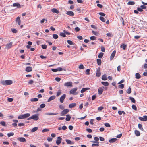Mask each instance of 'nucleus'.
Segmentation results:
<instances>
[{
	"instance_id": "nucleus-1",
	"label": "nucleus",
	"mask_w": 147,
	"mask_h": 147,
	"mask_svg": "<svg viewBox=\"0 0 147 147\" xmlns=\"http://www.w3.org/2000/svg\"><path fill=\"white\" fill-rule=\"evenodd\" d=\"M13 83L12 80H7L5 81L3 80L1 81L0 84L3 85H10Z\"/></svg>"
},
{
	"instance_id": "nucleus-2",
	"label": "nucleus",
	"mask_w": 147,
	"mask_h": 147,
	"mask_svg": "<svg viewBox=\"0 0 147 147\" xmlns=\"http://www.w3.org/2000/svg\"><path fill=\"white\" fill-rule=\"evenodd\" d=\"M38 115L39 114H34L28 118L27 119V120H29L33 119L35 121L39 119Z\"/></svg>"
},
{
	"instance_id": "nucleus-3",
	"label": "nucleus",
	"mask_w": 147,
	"mask_h": 147,
	"mask_svg": "<svg viewBox=\"0 0 147 147\" xmlns=\"http://www.w3.org/2000/svg\"><path fill=\"white\" fill-rule=\"evenodd\" d=\"M30 116V114L27 113L22 115H20L18 116V119H25L28 117Z\"/></svg>"
},
{
	"instance_id": "nucleus-4",
	"label": "nucleus",
	"mask_w": 147,
	"mask_h": 147,
	"mask_svg": "<svg viewBox=\"0 0 147 147\" xmlns=\"http://www.w3.org/2000/svg\"><path fill=\"white\" fill-rule=\"evenodd\" d=\"M13 42H11L5 45V49H9L11 48L12 46Z\"/></svg>"
},
{
	"instance_id": "nucleus-5",
	"label": "nucleus",
	"mask_w": 147,
	"mask_h": 147,
	"mask_svg": "<svg viewBox=\"0 0 147 147\" xmlns=\"http://www.w3.org/2000/svg\"><path fill=\"white\" fill-rule=\"evenodd\" d=\"M69 111V110L68 109H66L63 110L61 113V115L64 116L65 114L67 113Z\"/></svg>"
},
{
	"instance_id": "nucleus-6",
	"label": "nucleus",
	"mask_w": 147,
	"mask_h": 147,
	"mask_svg": "<svg viewBox=\"0 0 147 147\" xmlns=\"http://www.w3.org/2000/svg\"><path fill=\"white\" fill-rule=\"evenodd\" d=\"M139 119L142 121H147V116H144L143 117H139Z\"/></svg>"
},
{
	"instance_id": "nucleus-7",
	"label": "nucleus",
	"mask_w": 147,
	"mask_h": 147,
	"mask_svg": "<svg viewBox=\"0 0 147 147\" xmlns=\"http://www.w3.org/2000/svg\"><path fill=\"white\" fill-rule=\"evenodd\" d=\"M65 97L66 94H64L60 98V101L61 103L63 102L64 100L65 99Z\"/></svg>"
},
{
	"instance_id": "nucleus-8",
	"label": "nucleus",
	"mask_w": 147,
	"mask_h": 147,
	"mask_svg": "<svg viewBox=\"0 0 147 147\" xmlns=\"http://www.w3.org/2000/svg\"><path fill=\"white\" fill-rule=\"evenodd\" d=\"M64 86L67 87L70 86H71V87H72V82H67L64 84Z\"/></svg>"
},
{
	"instance_id": "nucleus-9",
	"label": "nucleus",
	"mask_w": 147,
	"mask_h": 147,
	"mask_svg": "<svg viewBox=\"0 0 147 147\" xmlns=\"http://www.w3.org/2000/svg\"><path fill=\"white\" fill-rule=\"evenodd\" d=\"M18 141H19L21 142H24L26 141V139L23 137H19L17 139Z\"/></svg>"
},
{
	"instance_id": "nucleus-10",
	"label": "nucleus",
	"mask_w": 147,
	"mask_h": 147,
	"mask_svg": "<svg viewBox=\"0 0 147 147\" xmlns=\"http://www.w3.org/2000/svg\"><path fill=\"white\" fill-rule=\"evenodd\" d=\"M62 139V138L60 137H58L57 138V139L56 141V143L57 145H59L61 143Z\"/></svg>"
},
{
	"instance_id": "nucleus-11",
	"label": "nucleus",
	"mask_w": 147,
	"mask_h": 147,
	"mask_svg": "<svg viewBox=\"0 0 147 147\" xmlns=\"http://www.w3.org/2000/svg\"><path fill=\"white\" fill-rule=\"evenodd\" d=\"M77 88H74L70 91V94H74L77 91Z\"/></svg>"
},
{
	"instance_id": "nucleus-12",
	"label": "nucleus",
	"mask_w": 147,
	"mask_h": 147,
	"mask_svg": "<svg viewBox=\"0 0 147 147\" xmlns=\"http://www.w3.org/2000/svg\"><path fill=\"white\" fill-rule=\"evenodd\" d=\"M13 7H16L18 8H21V5L20 4L18 3H15L13 4Z\"/></svg>"
},
{
	"instance_id": "nucleus-13",
	"label": "nucleus",
	"mask_w": 147,
	"mask_h": 147,
	"mask_svg": "<svg viewBox=\"0 0 147 147\" xmlns=\"http://www.w3.org/2000/svg\"><path fill=\"white\" fill-rule=\"evenodd\" d=\"M104 89L102 87H100L98 90V94L99 95L101 94L103 91Z\"/></svg>"
},
{
	"instance_id": "nucleus-14",
	"label": "nucleus",
	"mask_w": 147,
	"mask_h": 147,
	"mask_svg": "<svg viewBox=\"0 0 147 147\" xmlns=\"http://www.w3.org/2000/svg\"><path fill=\"white\" fill-rule=\"evenodd\" d=\"M116 51L115 50H114L112 53L111 56H110V59L111 60L114 57L116 53Z\"/></svg>"
},
{
	"instance_id": "nucleus-15",
	"label": "nucleus",
	"mask_w": 147,
	"mask_h": 147,
	"mask_svg": "<svg viewBox=\"0 0 147 147\" xmlns=\"http://www.w3.org/2000/svg\"><path fill=\"white\" fill-rule=\"evenodd\" d=\"M65 141L67 143L69 144L72 145L74 144V142H72L69 139H66Z\"/></svg>"
},
{
	"instance_id": "nucleus-16",
	"label": "nucleus",
	"mask_w": 147,
	"mask_h": 147,
	"mask_svg": "<svg viewBox=\"0 0 147 147\" xmlns=\"http://www.w3.org/2000/svg\"><path fill=\"white\" fill-rule=\"evenodd\" d=\"M66 14L71 16H73L74 15V12L71 11H67L66 13Z\"/></svg>"
},
{
	"instance_id": "nucleus-17",
	"label": "nucleus",
	"mask_w": 147,
	"mask_h": 147,
	"mask_svg": "<svg viewBox=\"0 0 147 147\" xmlns=\"http://www.w3.org/2000/svg\"><path fill=\"white\" fill-rule=\"evenodd\" d=\"M58 113H52V112H48L45 113V115H54L57 114Z\"/></svg>"
},
{
	"instance_id": "nucleus-18",
	"label": "nucleus",
	"mask_w": 147,
	"mask_h": 147,
	"mask_svg": "<svg viewBox=\"0 0 147 147\" xmlns=\"http://www.w3.org/2000/svg\"><path fill=\"white\" fill-rule=\"evenodd\" d=\"M26 71L27 72H31L32 71V68L31 67H27L26 68Z\"/></svg>"
},
{
	"instance_id": "nucleus-19",
	"label": "nucleus",
	"mask_w": 147,
	"mask_h": 147,
	"mask_svg": "<svg viewBox=\"0 0 147 147\" xmlns=\"http://www.w3.org/2000/svg\"><path fill=\"white\" fill-rule=\"evenodd\" d=\"M56 97L55 96H51L49 99L48 100L47 102H49L51 101L54 100L55 98Z\"/></svg>"
},
{
	"instance_id": "nucleus-20",
	"label": "nucleus",
	"mask_w": 147,
	"mask_h": 147,
	"mask_svg": "<svg viewBox=\"0 0 147 147\" xmlns=\"http://www.w3.org/2000/svg\"><path fill=\"white\" fill-rule=\"evenodd\" d=\"M51 11L53 13H56L58 14L59 13V11L55 8H53L51 9Z\"/></svg>"
},
{
	"instance_id": "nucleus-21",
	"label": "nucleus",
	"mask_w": 147,
	"mask_h": 147,
	"mask_svg": "<svg viewBox=\"0 0 147 147\" xmlns=\"http://www.w3.org/2000/svg\"><path fill=\"white\" fill-rule=\"evenodd\" d=\"M90 89V88H82L81 90V92L82 93H83L86 90H89Z\"/></svg>"
},
{
	"instance_id": "nucleus-22",
	"label": "nucleus",
	"mask_w": 147,
	"mask_h": 147,
	"mask_svg": "<svg viewBox=\"0 0 147 147\" xmlns=\"http://www.w3.org/2000/svg\"><path fill=\"white\" fill-rule=\"evenodd\" d=\"M117 140V139L116 138H112L109 140V142L111 143H113L115 142Z\"/></svg>"
},
{
	"instance_id": "nucleus-23",
	"label": "nucleus",
	"mask_w": 147,
	"mask_h": 147,
	"mask_svg": "<svg viewBox=\"0 0 147 147\" xmlns=\"http://www.w3.org/2000/svg\"><path fill=\"white\" fill-rule=\"evenodd\" d=\"M101 73L100 72V69H98L97 71L96 76L97 77H100V76Z\"/></svg>"
},
{
	"instance_id": "nucleus-24",
	"label": "nucleus",
	"mask_w": 147,
	"mask_h": 147,
	"mask_svg": "<svg viewBox=\"0 0 147 147\" xmlns=\"http://www.w3.org/2000/svg\"><path fill=\"white\" fill-rule=\"evenodd\" d=\"M76 103H71L69 105V107L70 108H71L74 107L76 106Z\"/></svg>"
},
{
	"instance_id": "nucleus-25",
	"label": "nucleus",
	"mask_w": 147,
	"mask_h": 147,
	"mask_svg": "<svg viewBox=\"0 0 147 147\" xmlns=\"http://www.w3.org/2000/svg\"><path fill=\"white\" fill-rule=\"evenodd\" d=\"M71 117L69 115H66V120L67 121H69L71 119Z\"/></svg>"
},
{
	"instance_id": "nucleus-26",
	"label": "nucleus",
	"mask_w": 147,
	"mask_h": 147,
	"mask_svg": "<svg viewBox=\"0 0 147 147\" xmlns=\"http://www.w3.org/2000/svg\"><path fill=\"white\" fill-rule=\"evenodd\" d=\"M97 62L98 65H100L101 64V63H102L101 59H97Z\"/></svg>"
},
{
	"instance_id": "nucleus-27",
	"label": "nucleus",
	"mask_w": 147,
	"mask_h": 147,
	"mask_svg": "<svg viewBox=\"0 0 147 147\" xmlns=\"http://www.w3.org/2000/svg\"><path fill=\"white\" fill-rule=\"evenodd\" d=\"M135 134L136 136H139L140 135V132L139 131L137 130H135Z\"/></svg>"
},
{
	"instance_id": "nucleus-28",
	"label": "nucleus",
	"mask_w": 147,
	"mask_h": 147,
	"mask_svg": "<svg viewBox=\"0 0 147 147\" xmlns=\"http://www.w3.org/2000/svg\"><path fill=\"white\" fill-rule=\"evenodd\" d=\"M101 83L102 84V85H103L105 86H107L109 85V83L107 82H101Z\"/></svg>"
},
{
	"instance_id": "nucleus-29",
	"label": "nucleus",
	"mask_w": 147,
	"mask_h": 147,
	"mask_svg": "<svg viewBox=\"0 0 147 147\" xmlns=\"http://www.w3.org/2000/svg\"><path fill=\"white\" fill-rule=\"evenodd\" d=\"M138 128L142 131H143L144 130V129L142 127V125L140 124H138Z\"/></svg>"
},
{
	"instance_id": "nucleus-30",
	"label": "nucleus",
	"mask_w": 147,
	"mask_h": 147,
	"mask_svg": "<svg viewBox=\"0 0 147 147\" xmlns=\"http://www.w3.org/2000/svg\"><path fill=\"white\" fill-rule=\"evenodd\" d=\"M136 78L137 79H139L141 78V76L138 73H136L135 74Z\"/></svg>"
},
{
	"instance_id": "nucleus-31",
	"label": "nucleus",
	"mask_w": 147,
	"mask_h": 147,
	"mask_svg": "<svg viewBox=\"0 0 147 147\" xmlns=\"http://www.w3.org/2000/svg\"><path fill=\"white\" fill-rule=\"evenodd\" d=\"M38 129V128L37 127H35L34 128H32L31 130V132H33L35 131H36V130H37Z\"/></svg>"
},
{
	"instance_id": "nucleus-32",
	"label": "nucleus",
	"mask_w": 147,
	"mask_h": 147,
	"mask_svg": "<svg viewBox=\"0 0 147 147\" xmlns=\"http://www.w3.org/2000/svg\"><path fill=\"white\" fill-rule=\"evenodd\" d=\"M104 53L102 52L100 53L98 55V57L100 58H101L103 57Z\"/></svg>"
},
{
	"instance_id": "nucleus-33",
	"label": "nucleus",
	"mask_w": 147,
	"mask_h": 147,
	"mask_svg": "<svg viewBox=\"0 0 147 147\" xmlns=\"http://www.w3.org/2000/svg\"><path fill=\"white\" fill-rule=\"evenodd\" d=\"M126 45H125L124 44H123L121 45L120 47L123 48V49L125 50L126 49Z\"/></svg>"
},
{
	"instance_id": "nucleus-34",
	"label": "nucleus",
	"mask_w": 147,
	"mask_h": 147,
	"mask_svg": "<svg viewBox=\"0 0 147 147\" xmlns=\"http://www.w3.org/2000/svg\"><path fill=\"white\" fill-rule=\"evenodd\" d=\"M38 100V99L37 98H33L30 99V101L31 102H36Z\"/></svg>"
},
{
	"instance_id": "nucleus-35",
	"label": "nucleus",
	"mask_w": 147,
	"mask_h": 147,
	"mask_svg": "<svg viewBox=\"0 0 147 147\" xmlns=\"http://www.w3.org/2000/svg\"><path fill=\"white\" fill-rule=\"evenodd\" d=\"M78 68L80 69H84L85 67L83 64H80L78 67Z\"/></svg>"
},
{
	"instance_id": "nucleus-36",
	"label": "nucleus",
	"mask_w": 147,
	"mask_h": 147,
	"mask_svg": "<svg viewBox=\"0 0 147 147\" xmlns=\"http://www.w3.org/2000/svg\"><path fill=\"white\" fill-rule=\"evenodd\" d=\"M0 124L2 125L5 127L7 125L6 124L5 122L4 121H2L0 122Z\"/></svg>"
},
{
	"instance_id": "nucleus-37",
	"label": "nucleus",
	"mask_w": 147,
	"mask_h": 147,
	"mask_svg": "<svg viewBox=\"0 0 147 147\" xmlns=\"http://www.w3.org/2000/svg\"><path fill=\"white\" fill-rule=\"evenodd\" d=\"M96 144H93L92 145V147L95 146H99V142H96Z\"/></svg>"
},
{
	"instance_id": "nucleus-38",
	"label": "nucleus",
	"mask_w": 147,
	"mask_h": 147,
	"mask_svg": "<svg viewBox=\"0 0 147 147\" xmlns=\"http://www.w3.org/2000/svg\"><path fill=\"white\" fill-rule=\"evenodd\" d=\"M102 79L104 80H107V79L106 75L105 74L103 75L102 76Z\"/></svg>"
},
{
	"instance_id": "nucleus-39",
	"label": "nucleus",
	"mask_w": 147,
	"mask_h": 147,
	"mask_svg": "<svg viewBox=\"0 0 147 147\" xmlns=\"http://www.w3.org/2000/svg\"><path fill=\"white\" fill-rule=\"evenodd\" d=\"M129 99L131 100L132 102L133 103H135L136 102L135 100L133 98L130 97H129Z\"/></svg>"
},
{
	"instance_id": "nucleus-40",
	"label": "nucleus",
	"mask_w": 147,
	"mask_h": 147,
	"mask_svg": "<svg viewBox=\"0 0 147 147\" xmlns=\"http://www.w3.org/2000/svg\"><path fill=\"white\" fill-rule=\"evenodd\" d=\"M59 35L60 36L63 37H66V35L65 33L61 32L59 34Z\"/></svg>"
},
{
	"instance_id": "nucleus-41",
	"label": "nucleus",
	"mask_w": 147,
	"mask_h": 147,
	"mask_svg": "<svg viewBox=\"0 0 147 147\" xmlns=\"http://www.w3.org/2000/svg\"><path fill=\"white\" fill-rule=\"evenodd\" d=\"M90 70L89 69H87L85 71V74L87 75H89L90 74Z\"/></svg>"
},
{
	"instance_id": "nucleus-42",
	"label": "nucleus",
	"mask_w": 147,
	"mask_h": 147,
	"mask_svg": "<svg viewBox=\"0 0 147 147\" xmlns=\"http://www.w3.org/2000/svg\"><path fill=\"white\" fill-rule=\"evenodd\" d=\"M131 92V88L130 87H129L128 89H127V92L128 94H130Z\"/></svg>"
},
{
	"instance_id": "nucleus-43",
	"label": "nucleus",
	"mask_w": 147,
	"mask_h": 147,
	"mask_svg": "<svg viewBox=\"0 0 147 147\" xmlns=\"http://www.w3.org/2000/svg\"><path fill=\"white\" fill-rule=\"evenodd\" d=\"M67 42L69 45H74V43L71 41L70 40H67Z\"/></svg>"
},
{
	"instance_id": "nucleus-44",
	"label": "nucleus",
	"mask_w": 147,
	"mask_h": 147,
	"mask_svg": "<svg viewBox=\"0 0 147 147\" xmlns=\"http://www.w3.org/2000/svg\"><path fill=\"white\" fill-rule=\"evenodd\" d=\"M53 38L55 39H57L58 37V36L56 34H54L53 36Z\"/></svg>"
},
{
	"instance_id": "nucleus-45",
	"label": "nucleus",
	"mask_w": 147,
	"mask_h": 147,
	"mask_svg": "<svg viewBox=\"0 0 147 147\" xmlns=\"http://www.w3.org/2000/svg\"><path fill=\"white\" fill-rule=\"evenodd\" d=\"M7 135L8 137H9L13 135L14 133L13 132L9 133L7 134Z\"/></svg>"
},
{
	"instance_id": "nucleus-46",
	"label": "nucleus",
	"mask_w": 147,
	"mask_h": 147,
	"mask_svg": "<svg viewBox=\"0 0 147 147\" xmlns=\"http://www.w3.org/2000/svg\"><path fill=\"white\" fill-rule=\"evenodd\" d=\"M61 94V90H59L57 93L56 96L57 97L59 96Z\"/></svg>"
},
{
	"instance_id": "nucleus-47",
	"label": "nucleus",
	"mask_w": 147,
	"mask_h": 147,
	"mask_svg": "<svg viewBox=\"0 0 147 147\" xmlns=\"http://www.w3.org/2000/svg\"><path fill=\"white\" fill-rule=\"evenodd\" d=\"M132 109L136 111L137 110V107L136 106L134 105H132Z\"/></svg>"
},
{
	"instance_id": "nucleus-48",
	"label": "nucleus",
	"mask_w": 147,
	"mask_h": 147,
	"mask_svg": "<svg viewBox=\"0 0 147 147\" xmlns=\"http://www.w3.org/2000/svg\"><path fill=\"white\" fill-rule=\"evenodd\" d=\"M127 4L129 5H133L135 4V3L133 1H129L128 2Z\"/></svg>"
},
{
	"instance_id": "nucleus-49",
	"label": "nucleus",
	"mask_w": 147,
	"mask_h": 147,
	"mask_svg": "<svg viewBox=\"0 0 147 147\" xmlns=\"http://www.w3.org/2000/svg\"><path fill=\"white\" fill-rule=\"evenodd\" d=\"M90 38L91 40H96V37L94 36H92L90 37Z\"/></svg>"
},
{
	"instance_id": "nucleus-50",
	"label": "nucleus",
	"mask_w": 147,
	"mask_h": 147,
	"mask_svg": "<svg viewBox=\"0 0 147 147\" xmlns=\"http://www.w3.org/2000/svg\"><path fill=\"white\" fill-rule=\"evenodd\" d=\"M103 22H105V20L104 18L102 16H100L99 18Z\"/></svg>"
},
{
	"instance_id": "nucleus-51",
	"label": "nucleus",
	"mask_w": 147,
	"mask_h": 147,
	"mask_svg": "<svg viewBox=\"0 0 147 147\" xmlns=\"http://www.w3.org/2000/svg\"><path fill=\"white\" fill-rule=\"evenodd\" d=\"M11 30L13 33H16L17 32V30L16 29L14 28L11 29Z\"/></svg>"
},
{
	"instance_id": "nucleus-52",
	"label": "nucleus",
	"mask_w": 147,
	"mask_h": 147,
	"mask_svg": "<svg viewBox=\"0 0 147 147\" xmlns=\"http://www.w3.org/2000/svg\"><path fill=\"white\" fill-rule=\"evenodd\" d=\"M45 106V104H42L40 105V107L41 108H43Z\"/></svg>"
},
{
	"instance_id": "nucleus-53",
	"label": "nucleus",
	"mask_w": 147,
	"mask_h": 147,
	"mask_svg": "<svg viewBox=\"0 0 147 147\" xmlns=\"http://www.w3.org/2000/svg\"><path fill=\"white\" fill-rule=\"evenodd\" d=\"M105 125L108 127H110V125L108 123H106L104 124Z\"/></svg>"
},
{
	"instance_id": "nucleus-54",
	"label": "nucleus",
	"mask_w": 147,
	"mask_h": 147,
	"mask_svg": "<svg viewBox=\"0 0 147 147\" xmlns=\"http://www.w3.org/2000/svg\"><path fill=\"white\" fill-rule=\"evenodd\" d=\"M94 139L96 142H98L99 141V138L97 137H95Z\"/></svg>"
},
{
	"instance_id": "nucleus-55",
	"label": "nucleus",
	"mask_w": 147,
	"mask_h": 147,
	"mask_svg": "<svg viewBox=\"0 0 147 147\" xmlns=\"http://www.w3.org/2000/svg\"><path fill=\"white\" fill-rule=\"evenodd\" d=\"M42 47L43 49H46L47 48V45H42Z\"/></svg>"
},
{
	"instance_id": "nucleus-56",
	"label": "nucleus",
	"mask_w": 147,
	"mask_h": 147,
	"mask_svg": "<svg viewBox=\"0 0 147 147\" xmlns=\"http://www.w3.org/2000/svg\"><path fill=\"white\" fill-rule=\"evenodd\" d=\"M20 21H21L20 20V17L19 16L18 17L16 18V22L17 23L18 22Z\"/></svg>"
},
{
	"instance_id": "nucleus-57",
	"label": "nucleus",
	"mask_w": 147,
	"mask_h": 147,
	"mask_svg": "<svg viewBox=\"0 0 147 147\" xmlns=\"http://www.w3.org/2000/svg\"><path fill=\"white\" fill-rule=\"evenodd\" d=\"M124 84H121L119 85V86L120 88L122 89L124 87Z\"/></svg>"
},
{
	"instance_id": "nucleus-58",
	"label": "nucleus",
	"mask_w": 147,
	"mask_h": 147,
	"mask_svg": "<svg viewBox=\"0 0 147 147\" xmlns=\"http://www.w3.org/2000/svg\"><path fill=\"white\" fill-rule=\"evenodd\" d=\"M86 130L89 133H91L92 132V130L89 128H87L86 129Z\"/></svg>"
},
{
	"instance_id": "nucleus-59",
	"label": "nucleus",
	"mask_w": 147,
	"mask_h": 147,
	"mask_svg": "<svg viewBox=\"0 0 147 147\" xmlns=\"http://www.w3.org/2000/svg\"><path fill=\"white\" fill-rule=\"evenodd\" d=\"M96 97V94L93 95L92 97V100H94Z\"/></svg>"
},
{
	"instance_id": "nucleus-60",
	"label": "nucleus",
	"mask_w": 147,
	"mask_h": 147,
	"mask_svg": "<svg viewBox=\"0 0 147 147\" xmlns=\"http://www.w3.org/2000/svg\"><path fill=\"white\" fill-rule=\"evenodd\" d=\"M49 131V129H44L42 131V132H47Z\"/></svg>"
},
{
	"instance_id": "nucleus-61",
	"label": "nucleus",
	"mask_w": 147,
	"mask_h": 147,
	"mask_svg": "<svg viewBox=\"0 0 147 147\" xmlns=\"http://www.w3.org/2000/svg\"><path fill=\"white\" fill-rule=\"evenodd\" d=\"M61 78L59 77H56L55 78V80L57 82H59L61 80Z\"/></svg>"
},
{
	"instance_id": "nucleus-62",
	"label": "nucleus",
	"mask_w": 147,
	"mask_h": 147,
	"mask_svg": "<svg viewBox=\"0 0 147 147\" xmlns=\"http://www.w3.org/2000/svg\"><path fill=\"white\" fill-rule=\"evenodd\" d=\"M75 30L76 32H79L80 30V29L78 27H76L75 28Z\"/></svg>"
},
{
	"instance_id": "nucleus-63",
	"label": "nucleus",
	"mask_w": 147,
	"mask_h": 147,
	"mask_svg": "<svg viewBox=\"0 0 147 147\" xmlns=\"http://www.w3.org/2000/svg\"><path fill=\"white\" fill-rule=\"evenodd\" d=\"M103 107L102 106L98 108V110L101 111L103 109Z\"/></svg>"
},
{
	"instance_id": "nucleus-64",
	"label": "nucleus",
	"mask_w": 147,
	"mask_h": 147,
	"mask_svg": "<svg viewBox=\"0 0 147 147\" xmlns=\"http://www.w3.org/2000/svg\"><path fill=\"white\" fill-rule=\"evenodd\" d=\"M59 108L60 109L63 110L64 109V107L62 105H61L59 106Z\"/></svg>"
}]
</instances>
